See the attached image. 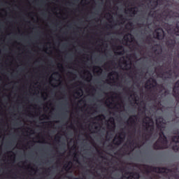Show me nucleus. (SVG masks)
Instances as JSON below:
<instances>
[{
    "mask_svg": "<svg viewBox=\"0 0 179 179\" xmlns=\"http://www.w3.org/2000/svg\"><path fill=\"white\" fill-rule=\"evenodd\" d=\"M108 79L112 86H118V73L112 72L108 75Z\"/></svg>",
    "mask_w": 179,
    "mask_h": 179,
    "instance_id": "1",
    "label": "nucleus"
},
{
    "mask_svg": "<svg viewBox=\"0 0 179 179\" xmlns=\"http://www.w3.org/2000/svg\"><path fill=\"white\" fill-rule=\"evenodd\" d=\"M159 143H161V145H159L157 149H166L167 146H166V143H167V138L166 136H164V134L162 133L160 134L159 140L157 142V145H159Z\"/></svg>",
    "mask_w": 179,
    "mask_h": 179,
    "instance_id": "2",
    "label": "nucleus"
},
{
    "mask_svg": "<svg viewBox=\"0 0 179 179\" xmlns=\"http://www.w3.org/2000/svg\"><path fill=\"white\" fill-rule=\"evenodd\" d=\"M106 104L108 106V107H110V108H112V107H114L115 108H118V107H121V105L115 102V99L114 98V96L106 99Z\"/></svg>",
    "mask_w": 179,
    "mask_h": 179,
    "instance_id": "3",
    "label": "nucleus"
},
{
    "mask_svg": "<svg viewBox=\"0 0 179 179\" xmlns=\"http://www.w3.org/2000/svg\"><path fill=\"white\" fill-rule=\"evenodd\" d=\"M122 64H123V69H131V66L132 65V59L127 56L126 58L124 57L121 59Z\"/></svg>",
    "mask_w": 179,
    "mask_h": 179,
    "instance_id": "4",
    "label": "nucleus"
},
{
    "mask_svg": "<svg viewBox=\"0 0 179 179\" xmlns=\"http://www.w3.org/2000/svg\"><path fill=\"white\" fill-rule=\"evenodd\" d=\"M143 126L148 131H152V129L153 128V120H152L150 117H145L143 120Z\"/></svg>",
    "mask_w": 179,
    "mask_h": 179,
    "instance_id": "5",
    "label": "nucleus"
},
{
    "mask_svg": "<svg viewBox=\"0 0 179 179\" xmlns=\"http://www.w3.org/2000/svg\"><path fill=\"white\" fill-rule=\"evenodd\" d=\"M156 80L150 78L145 84L146 89H152V87H155L156 86Z\"/></svg>",
    "mask_w": 179,
    "mask_h": 179,
    "instance_id": "6",
    "label": "nucleus"
},
{
    "mask_svg": "<svg viewBox=\"0 0 179 179\" xmlns=\"http://www.w3.org/2000/svg\"><path fill=\"white\" fill-rule=\"evenodd\" d=\"M155 34H156V37L157 38H158V40H162V38H163V37H164V31H163V29H158L155 31Z\"/></svg>",
    "mask_w": 179,
    "mask_h": 179,
    "instance_id": "7",
    "label": "nucleus"
},
{
    "mask_svg": "<svg viewBox=\"0 0 179 179\" xmlns=\"http://www.w3.org/2000/svg\"><path fill=\"white\" fill-rule=\"evenodd\" d=\"M83 96V91L80 88H76L74 91V97L76 99H79V97H82Z\"/></svg>",
    "mask_w": 179,
    "mask_h": 179,
    "instance_id": "8",
    "label": "nucleus"
},
{
    "mask_svg": "<svg viewBox=\"0 0 179 179\" xmlns=\"http://www.w3.org/2000/svg\"><path fill=\"white\" fill-rule=\"evenodd\" d=\"M59 73H54L53 74L51 75L49 80L50 83H52V80H59Z\"/></svg>",
    "mask_w": 179,
    "mask_h": 179,
    "instance_id": "9",
    "label": "nucleus"
},
{
    "mask_svg": "<svg viewBox=\"0 0 179 179\" xmlns=\"http://www.w3.org/2000/svg\"><path fill=\"white\" fill-rule=\"evenodd\" d=\"M122 141V136L117 135L113 139V143H115V145H120Z\"/></svg>",
    "mask_w": 179,
    "mask_h": 179,
    "instance_id": "10",
    "label": "nucleus"
},
{
    "mask_svg": "<svg viewBox=\"0 0 179 179\" xmlns=\"http://www.w3.org/2000/svg\"><path fill=\"white\" fill-rule=\"evenodd\" d=\"M162 121H163L162 118L157 119L156 122L158 128L161 129V131H163V127H164V122L162 123Z\"/></svg>",
    "mask_w": 179,
    "mask_h": 179,
    "instance_id": "11",
    "label": "nucleus"
},
{
    "mask_svg": "<svg viewBox=\"0 0 179 179\" xmlns=\"http://www.w3.org/2000/svg\"><path fill=\"white\" fill-rule=\"evenodd\" d=\"M124 40L127 41V43H134V36L131 34H128L124 37Z\"/></svg>",
    "mask_w": 179,
    "mask_h": 179,
    "instance_id": "12",
    "label": "nucleus"
},
{
    "mask_svg": "<svg viewBox=\"0 0 179 179\" xmlns=\"http://www.w3.org/2000/svg\"><path fill=\"white\" fill-rule=\"evenodd\" d=\"M168 33L171 34L174 33V34H176V36H179V22L177 23V27L173 32L171 31V29H168L167 30Z\"/></svg>",
    "mask_w": 179,
    "mask_h": 179,
    "instance_id": "13",
    "label": "nucleus"
},
{
    "mask_svg": "<svg viewBox=\"0 0 179 179\" xmlns=\"http://www.w3.org/2000/svg\"><path fill=\"white\" fill-rule=\"evenodd\" d=\"M124 177L127 179H138V178H139V174L136 173V174L132 175V173H131L129 176V175L124 176Z\"/></svg>",
    "mask_w": 179,
    "mask_h": 179,
    "instance_id": "14",
    "label": "nucleus"
},
{
    "mask_svg": "<svg viewBox=\"0 0 179 179\" xmlns=\"http://www.w3.org/2000/svg\"><path fill=\"white\" fill-rule=\"evenodd\" d=\"M173 92L176 96H177V94H179V80L176 83L173 88Z\"/></svg>",
    "mask_w": 179,
    "mask_h": 179,
    "instance_id": "15",
    "label": "nucleus"
},
{
    "mask_svg": "<svg viewBox=\"0 0 179 179\" xmlns=\"http://www.w3.org/2000/svg\"><path fill=\"white\" fill-rule=\"evenodd\" d=\"M103 120H104V116L103 115H99L95 117L94 120L95 121H98V122L100 124V122H101V121H103Z\"/></svg>",
    "mask_w": 179,
    "mask_h": 179,
    "instance_id": "16",
    "label": "nucleus"
},
{
    "mask_svg": "<svg viewBox=\"0 0 179 179\" xmlns=\"http://www.w3.org/2000/svg\"><path fill=\"white\" fill-rule=\"evenodd\" d=\"M109 121H110L111 127H113V128H114V127H115V123H114V119L110 118V119L109 120Z\"/></svg>",
    "mask_w": 179,
    "mask_h": 179,
    "instance_id": "17",
    "label": "nucleus"
},
{
    "mask_svg": "<svg viewBox=\"0 0 179 179\" xmlns=\"http://www.w3.org/2000/svg\"><path fill=\"white\" fill-rule=\"evenodd\" d=\"M88 77L87 78V80H90V79H92V74H90V73H87Z\"/></svg>",
    "mask_w": 179,
    "mask_h": 179,
    "instance_id": "18",
    "label": "nucleus"
},
{
    "mask_svg": "<svg viewBox=\"0 0 179 179\" xmlns=\"http://www.w3.org/2000/svg\"><path fill=\"white\" fill-rule=\"evenodd\" d=\"M132 120H134V117H131L129 119L128 122H130V124H134V122H135V121L132 122Z\"/></svg>",
    "mask_w": 179,
    "mask_h": 179,
    "instance_id": "19",
    "label": "nucleus"
},
{
    "mask_svg": "<svg viewBox=\"0 0 179 179\" xmlns=\"http://www.w3.org/2000/svg\"><path fill=\"white\" fill-rule=\"evenodd\" d=\"M115 53L118 54L119 55H122L124 54V52L122 51H115Z\"/></svg>",
    "mask_w": 179,
    "mask_h": 179,
    "instance_id": "20",
    "label": "nucleus"
},
{
    "mask_svg": "<svg viewBox=\"0 0 179 179\" xmlns=\"http://www.w3.org/2000/svg\"><path fill=\"white\" fill-rule=\"evenodd\" d=\"M173 150L177 151V152H179V148H177L176 146L173 147Z\"/></svg>",
    "mask_w": 179,
    "mask_h": 179,
    "instance_id": "21",
    "label": "nucleus"
},
{
    "mask_svg": "<svg viewBox=\"0 0 179 179\" xmlns=\"http://www.w3.org/2000/svg\"><path fill=\"white\" fill-rule=\"evenodd\" d=\"M95 129H97V126H96V122H94L93 126Z\"/></svg>",
    "mask_w": 179,
    "mask_h": 179,
    "instance_id": "22",
    "label": "nucleus"
},
{
    "mask_svg": "<svg viewBox=\"0 0 179 179\" xmlns=\"http://www.w3.org/2000/svg\"><path fill=\"white\" fill-rule=\"evenodd\" d=\"M134 101H136V98H134Z\"/></svg>",
    "mask_w": 179,
    "mask_h": 179,
    "instance_id": "23",
    "label": "nucleus"
},
{
    "mask_svg": "<svg viewBox=\"0 0 179 179\" xmlns=\"http://www.w3.org/2000/svg\"><path fill=\"white\" fill-rule=\"evenodd\" d=\"M99 72H101V70H99Z\"/></svg>",
    "mask_w": 179,
    "mask_h": 179,
    "instance_id": "24",
    "label": "nucleus"
},
{
    "mask_svg": "<svg viewBox=\"0 0 179 179\" xmlns=\"http://www.w3.org/2000/svg\"><path fill=\"white\" fill-rule=\"evenodd\" d=\"M167 75H169V73H166Z\"/></svg>",
    "mask_w": 179,
    "mask_h": 179,
    "instance_id": "25",
    "label": "nucleus"
},
{
    "mask_svg": "<svg viewBox=\"0 0 179 179\" xmlns=\"http://www.w3.org/2000/svg\"><path fill=\"white\" fill-rule=\"evenodd\" d=\"M131 97H132V95H131Z\"/></svg>",
    "mask_w": 179,
    "mask_h": 179,
    "instance_id": "26",
    "label": "nucleus"
}]
</instances>
